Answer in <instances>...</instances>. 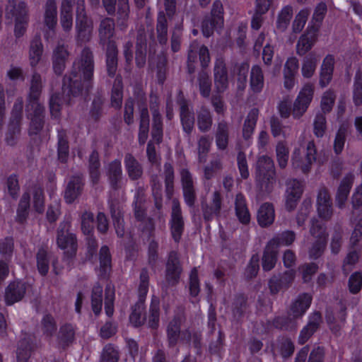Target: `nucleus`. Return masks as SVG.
<instances>
[{
  "mask_svg": "<svg viewBox=\"0 0 362 362\" xmlns=\"http://www.w3.org/2000/svg\"><path fill=\"white\" fill-rule=\"evenodd\" d=\"M74 0H62L60 6L59 22L65 33L69 34L73 28Z\"/></svg>",
  "mask_w": 362,
  "mask_h": 362,
  "instance_id": "obj_28",
  "label": "nucleus"
},
{
  "mask_svg": "<svg viewBox=\"0 0 362 362\" xmlns=\"http://www.w3.org/2000/svg\"><path fill=\"white\" fill-rule=\"evenodd\" d=\"M43 53V45L40 35H35L30 41L29 47V62L33 68H35L41 60Z\"/></svg>",
  "mask_w": 362,
  "mask_h": 362,
  "instance_id": "obj_34",
  "label": "nucleus"
},
{
  "mask_svg": "<svg viewBox=\"0 0 362 362\" xmlns=\"http://www.w3.org/2000/svg\"><path fill=\"white\" fill-rule=\"evenodd\" d=\"M64 228L57 231V243L58 247L64 250V258L67 260L75 257L78 249L76 236L74 233H64Z\"/></svg>",
  "mask_w": 362,
  "mask_h": 362,
  "instance_id": "obj_11",
  "label": "nucleus"
},
{
  "mask_svg": "<svg viewBox=\"0 0 362 362\" xmlns=\"http://www.w3.org/2000/svg\"><path fill=\"white\" fill-rule=\"evenodd\" d=\"M49 257L47 250L44 247L38 249L36 254L37 269L42 276H45L49 269Z\"/></svg>",
  "mask_w": 362,
  "mask_h": 362,
  "instance_id": "obj_51",
  "label": "nucleus"
},
{
  "mask_svg": "<svg viewBox=\"0 0 362 362\" xmlns=\"http://www.w3.org/2000/svg\"><path fill=\"white\" fill-rule=\"evenodd\" d=\"M353 102L356 107L362 105V73L357 71L353 85Z\"/></svg>",
  "mask_w": 362,
  "mask_h": 362,
  "instance_id": "obj_64",
  "label": "nucleus"
},
{
  "mask_svg": "<svg viewBox=\"0 0 362 362\" xmlns=\"http://www.w3.org/2000/svg\"><path fill=\"white\" fill-rule=\"evenodd\" d=\"M293 269L284 271L283 273L274 274L268 281V287L272 295H276L281 291L288 289L293 284L296 277Z\"/></svg>",
  "mask_w": 362,
  "mask_h": 362,
  "instance_id": "obj_9",
  "label": "nucleus"
},
{
  "mask_svg": "<svg viewBox=\"0 0 362 362\" xmlns=\"http://www.w3.org/2000/svg\"><path fill=\"white\" fill-rule=\"evenodd\" d=\"M320 55L315 52H310L305 55L303 59L301 72L303 77L311 78L316 70L318 62L320 61Z\"/></svg>",
  "mask_w": 362,
  "mask_h": 362,
  "instance_id": "obj_38",
  "label": "nucleus"
},
{
  "mask_svg": "<svg viewBox=\"0 0 362 362\" xmlns=\"http://www.w3.org/2000/svg\"><path fill=\"white\" fill-rule=\"evenodd\" d=\"M247 306V298L244 293L235 296L231 305V311L234 318L240 320L243 317Z\"/></svg>",
  "mask_w": 362,
  "mask_h": 362,
  "instance_id": "obj_45",
  "label": "nucleus"
},
{
  "mask_svg": "<svg viewBox=\"0 0 362 362\" xmlns=\"http://www.w3.org/2000/svg\"><path fill=\"white\" fill-rule=\"evenodd\" d=\"M334 58L332 55L328 54L323 60L320 69V85L324 88L327 86L332 78L334 71Z\"/></svg>",
  "mask_w": 362,
  "mask_h": 362,
  "instance_id": "obj_36",
  "label": "nucleus"
},
{
  "mask_svg": "<svg viewBox=\"0 0 362 362\" xmlns=\"http://www.w3.org/2000/svg\"><path fill=\"white\" fill-rule=\"evenodd\" d=\"M230 126L224 119L218 122L215 130V141L218 149L224 151L229 143Z\"/></svg>",
  "mask_w": 362,
  "mask_h": 362,
  "instance_id": "obj_31",
  "label": "nucleus"
},
{
  "mask_svg": "<svg viewBox=\"0 0 362 362\" xmlns=\"http://www.w3.org/2000/svg\"><path fill=\"white\" fill-rule=\"evenodd\" d=\"M97 223L98 226H108V221L106 215L103 212H98L95 221L94 215L90 211H85L81 216V226H90L94 223Z\"/></svg>",
  "mask_w": 362,
  "mask_h": 362,
  "instance_id": "obj_48",
  "label": "nucleus"
},
{
  "mask_svg": "<svg viewBox=\"0 0 362 362\" xmlns=\"http://www.w3.org/2000/svg\"><path fill=\"white\" fill-rule=\"evenodd\" d=\"M313 134L317 138H322L327 129L326 115L323 112H317L313 122Z\"/></svg>",
  "mask_w": 362,
  "mask_h": 362,
  "instance_id": "obj_60",
  "label": "nucleus"
},
{
  "mask_svg": "<svg viewBox=\"0 0 362 362\" xmlns=\"http://www.w3.org/2000/svg\"><path fill=\"white\" fill-rule=\"evenodd\" d=\"M27 117L30 120L28 133L31 135L38 134L45 124V108L40 102L27 103Z\"/></svg>",
  "mask_w": 362,
  "mask_h": 362,
  "instance_id": "obj_5",
  "label": "nucleus"
},
{
  "mask_svg": "<svg viewBox=\"0 0 362 362\" xmlns=\"http://www.w3.org/2000/svg\"><path fill=\"white\" fill-rule=\"evenodd\" d=\"M76 40L77 43L88 42L92 36V23L88 20L84 8L78 7L76 18Z\"/></svg>",
  "mask_w": 362,
  "mask_h": 362,
  "instance_id": "obj_7",
  "label": "nucleus"
},
{
  "mask_svg": "<svg viewBox=\"0 0 362 362\" xmlns=\"http://www.w3.org/2000/svg\"><path fill=\"white\" fill-rule=\"evenodd\" d=\"M103 288L100 283H95L91 291V308L97 316L102 310Z\"/></svg>",
  "mask_w": 362,
  "mask_h": 362,
  "instance_id": "obj_52",
  "label": "nucleus"
},
{
  "mask_svg": "<svg viewBox=\"0 0 362 362\" xmlns=\"http://www.w3.org/2000/svg\"><path fill=\"white\" fill-rule=\"evenodd\" d=\"M144 303L137 302L132 307V312L129 315V322L135 327H139L144 324L146 317H143Z\"/></svg>",
  "mask_w": 362,
  "mask_h": 362,
  "instance_id": "obj_56",
  "label": "nucleus"
},
{
  "mask_svg": "<svg viewBox=\"0 0 362 362\" xmlns=\"http://www.w3.org/2000/svg\"><path fill=\"white\" fill-rule=\"evenodd\" d=\"M314 94V87L310 83L305 84L293 102L292 115L294 119H300L307 111Z\"/></svg>",
  "mask_w": 362,
  "mask_h": 362,
  "instance_id": "obj_6",
  "label": "nucleus"
},
{
  "mask_svg": "<svg viewBox=\"0 0 362 362\" xmlns=\"http://www.w3.org/2000/svg\"><path fill=\"white\" fill-rule=\"evenodd\" d=\"M119 360V353L117 347L111 343L105 345L99 362H118Z\"/></svg>",
  "mask_w": 362,
  "mask_h": 362,
  "instance_id": "obj_63",
  "label": "nucleus"
},
{
  "mask_svg": "<svg viewBox=\"0 0 362 362\" xmlns=\"http://www.w3.org/2000/svg\"><path fill=\"white\" fill-rule=\"evenodd\" d=\"M85 177L83 173H78L71 175L64 190V198L68 204H72L83 193L85 186Z\"/></svg>",
  "mask_w": 362,
  "mask_h": 362,
  "instance_id": "obj_12",
  "label": "nucleus"
},
{
  "mask_svg": "<svg viewBox=\"0 0 362 362\" xmlns=\"http://www.w3.org/2000/svg\"><path fill=\"white\" fill-rule=\"evenodd\" d=\"M98 265L94 268V272L100 280L107 281L112 272V257L107 245H102L98 255Z\"/></svg>",
  "mask_w": 362,
  "mask_h": 362,
  "instance_id": "obj_8",
  "label": "nucleus"
},
{
  "mask_svg": "<svg viewBox=\"0 0 362 362\" xmlns=\"http://www.w3.org/2000/svg\"><path fill=\"white\" fill-rule=\"evenodd\" d=\"M214 87L217 93H223L228 88V73L225 60L217 58L214 67Z\"/></svg>",
  "mask_w": 362,
  "mask_h": 362,
  "instance_id": "obj_14",
  "label": "nucleus"
},
{
  "mask_svg": "<svg viewBox=\"0 0 362 362\" xmlns=\"http://www.w3.org/2000/svg\"><path fill=\"white\" fill-rule=\"evenodd\" d=\"M160 321V300L158 297L153 296L151 298L148 326L153 329H157Z\"/></svg>",
  "mask_w": 362,
  "mask_h": 362,
  "instance_id": "obj_46",
  "label": "nucleus"
},
{
  "mask_svg": "<svg viewBox=\"0 0 362 362\" xmlns=\"http://www.w3.org/2000/svg\"><path fill=\"white\" fill-rule=\"evenodd\" d=\"M168 346L174 347L179 340L187 341L191 339V332L188 329L181 330V321L179 317H175L168 325L166 329Z\"/></svg>",
  "mask_w": 362,
  "mask_h": 362,
  "instance_id": "obj_13",
  "label": "nucleus"
},
{
  "mask_svg": "<svg viewBox=\"0 0 362 362\" xmlns=\"http://www.w3.org/2000/svg\"><path fill=\"white\" fill-rule=\"evenodd\" d=\"M105 52V66L108 76H115L118 66V48L116 42H109L107 46L103 48Z\"/></svg>",
  "mask_w": 362,
  "mask_h": 362,
  "instance_id": "obj_27",
  "label": "nucleus"
},
{
  "mask_svg": "<svg viewBox=\"0 0 362 362\" xmlns=\"http://www.w3.org/2000/svg\"><path fill=\"white\" fill-rule=\"evenodd\" d=\"M313 296L308 293H301L291 303L290 312L294 319L303 317L310 307Z\"/></svg>",
  "mask_w": 362,
  "mask_h": 362,
  "instance_id": "obj_26",
  "label": "nucleus"
},
{
  "mask_svg": "<svg viewBox=\"0 0 362 362\" xmlns=\"http://www.w3.org/2000/svg\"><path fill=\"white\" fill-rule=\"evenodd\" d=\"M257 221L260 226L272 225L275 218L274 207L272 204L266 202L257 211Z\"/></svg>",
  "mask_w": 362,
  "mask_h": 362,
  "instance_id": "obj_39",
  "label": "nucleus"
},
{
  "mask_svg": "<svg viewBox=\"0 0 362 362\" xmlns=\"http://www.w3.org/2000/svg\"><path fill=\"white\" fill-rule=\"evenodd\" d=\"M259 113L257 108H252L248 112L243 126V136L245 140L251 138L257 124Z\"/></svg>",
  "mask_w": 362,
  "mask_h": 362,
  "instance_id": "obj_42",
  "label": "nucleus"
},
{
  "mask_svg": "<svg viewBox=\"0 0 362 362\" xmlns=\"http://www.w3.org/2000/svg\"><path fill=\"white\" fill-rule=\"evenodd\" d=\"M272 325L276 329L289 332H296L297 329V323L296 320L286 315H278L274 317L272 321Z\"/></svg>",
  "mask_w": 362,
  "mask_h": 362,
  "instance_id": "obj_44",
  "label": "nucleus"
},
{
  "mask_svg": "<svg viewBox=\"0 0 362 362\" xmlns=\"http://www.w3.org/2000/svg\"><path fill=\"white\" fill-rule=\"evenodd\" d=\"M30 194L23 193L18 204L16 220L19 224H24L30 209Z\"/></svg>",
  "mask_w": 362,
  "mask_h": 362,
  "instance_id": "obj_58",
  "label": "nucleus"
},
{
  "mask_svg": "<svg viewBox=\"0 0 362 362\" xmlns=\"http://www.w3.org/2000/svg\"><path fill=\"white\" fill-rule=\"evenodd\" d=\"M57 156L58 160L65 163L67 162L69 156V144L66 131L64 129L58 130L57 134Z\"/></svg>",
  "mask_w": 362,
  "mask_h": 362,
  "instance_id": "obj_40",
  "label": "nucleus"
},
{
  "mask_svg": "<svg viewBox=\"0 0 362 362\" xmlns=\"http://www.w3.org/2000/svg\"><path fill=\"white\" fill-rule=\"evenodd\" d=\"M256 186L264 193H271L276 184V170L274 160L268 156L258 158L255 170Z\"/></svg>",
  "mask_w": 362,
  "mask_h": 362,
  "instance_id": "obj_2",
  "label": "nucleus"
},
{
  "mask_svg": "<svg viewBox=\"0 0 362 362\" xmlns=\"http://www.w3.org/2000/svg\"><path fill=\"white\" fill-rule=\"evenodd\" d=\"M6 18H15V21L29 19V11L25 1L17 3L16 0H8L5 6Z\"/></svg>",
  "mask_w": 362,
  "mask_h": 362,
  "instance_id": "obj_23",
  "label": "nucleus"
},
{
  "mask_svg": "<svg viewBox=\"0 0 362 362\" xmlns=\"http://www.w3.org/2000/svg\"><path fill=\"white\" fill-rule=\"evenodd\" d=\"M165 194L170 199L174 193L175 172L171 163H165L163 166Z\"/></svg>",
  "mask_w": 362,
  "mask_h": 362,
  "instance_id": "obj_47",
  "label": "nucleus"
},
{
  "mask_svg": "<svg viewBox=\"0 0 362 362\" xmlns=\"http://www.w3.org/2000/svg\"><path fill=\"white\" fill-rule=\"evenodd\" d=\"M327 11V8L325 3L320 2L318 4L315 8L312 20L308 28L319 32Z\"/></svg>",
  "mask_w": 362,
  "mask_h": 362,
  "instance_id": "obj_50",
  "label": "nucleus"
},
{
  "mask_svg": "<svg viewBox=\"0 0 362 362\" xmlns=\"http://www.w3.org/2000/svg\"><path fill=\"white\" fill-rule=\"evenodd\" d=\"M316 206L319 217L327 221L333 215L332 199L329 189L325 185L321 186L317 194Z\"/></svg>",
  "mask_w": 362,
  "mask_h": 362,
  "instance_id": "obj_10",
  "label": "nucleus"
},
{
  "mask_svg": "<svg viewBox=\"0 0 362 362\" xmlns=\"http://www.w3.org/2000/svg\"><path fill=\"white\" fill-rule=\"evenodd\" d=\"M42 88V76L39 73L34 71L30 81V88L27 98V103L39 102Z\"/></svg>",
  "mask_w": 362,
  "mask_h": 362,
  "instance_id": "obj_35",
  "label": "nucleus"
},
{
  "mask_svg": "<svg viewBox=\"0 0 362 362\" xmlns=\"http://www.w3.org/2000/svg\"><path fill=\"white\" fill-rule=\"evenodd\" d=\"M197 124L202 133L208 132L213 125V116L210 110L206 106H202L197 112Z\"/></svg>",
  "mask_w": 362,
  "mask_h": 362,
  "instance_id": "obj_37",
  "label": "nucleus"
},
{
  "mask_svg": "<svg viewBox=\"0 0 362 362\" xmlns=\"http://www.w3.org/2000/svg\"><path fill=\"white\" fill-rule=\"evenodd\" d=\"M181 183L185 202L189 207L192 208L194 206L197 201V193L194 186L192 176L189 170H182Z\"/></svg>",
  "mask_w": 362,
  "mask_h": 362,
  "instance_id": "obj_18",
  "label": "nucleus"
},
{
  "mask_svg": "<svg viewBox=\"0 0 362 362\" xmlns=\"http://www.w3.org/2000/svg\"><path fill=\"white\" fill-rule=\"evenodd\" d=\"M41 327L43 334L51 338L56 333L57 329V322L50 313H46L41 320Z\"/></svg>",
  "mask_w": 362,
  "mask_h": 362,
  "instance_id": "obj_57",
  "label": "nucleus"
},
{
  "mask_svg": "<svg viewBox=\"0 0 362 362\" xmlns=\"http://www.w3.org/2000/svg\"><path fill=\"white\" fill-rule=\"evenodd\" d=\"M33 351V344L28 339L19 341L16 351L17 362H28Z\"/></svg>",
  "mask_w": 362,
  "mask_h": 362,
  "instance_id": "obj_59",
  "label": "nucleus"
},
{
  "mask_svg": "<svg viewBox=\"0 0 362 362\" xmlns=\"http://www.w3.org/2000/svg\"><path fill=\"white\" fill-rule=\"evenodd\" d=\"M277 346L281 357L284 359L291 357L295 351L294 343L287 336H279L277 338Z\"/></svg>",
  "mask_w": 362,
  "mask_h": 362,
  "instance_id": "obj_53",
  "label": "nucleus"
},
{
  "mask_svg": "<svg viewBox=\"0 0 362 362\" xmlns=\"http://www.w3.org/2000/svg\"><path fill=\"white\" fill-rule=\"evenodd\" d=\"M105 173L111 189L115 191L119 189L123 178L121 160L115 159L110 162L106 167Z\"/></svg>",
  "mask_w": 362,
  "mask_h": 362,
  "instance_id": "obj_21",
  "label": "nucleus"
},
{
  "mask_svg": "<svg viewBox=\"0 0 362 362\" xmlns=\"http://www.w3.org/2000/svg\"><path fill=\"white\" fill-rule=\"evenodd\" d=\"M123 84L121 76L115 78L111 93V104L115 108L121 107L123 98Z\"/></svg>",
  "mask_w": 362,
  "mask_h": 362,
  "instance_id": "obj_54",
  "label": "nucleus"
},
{
  "mask_svg": "<svg viewBox=\"0 0 362 362\" xmlns=\"http://www.w3.org/2000/svg\"><path fill=\"white\" fill-rule=\"evenodd\" d=\"M43 23L50 30L57 24V6L55 0H47L44 6Z\"/></svg>",
  "mask_w": 362,
  "mask_h": 362,
  "instance_id": "obj_32",
  "label": "nucleus"
},
{
  "mask_svg": "<svg viewBox=\"0 0 362 362\" xmlns=\"http://www.w3.org/2000/svg\"><path fill=\"white\" fill-rule=\"evenodd\" d=\"M115 20L110 17H105L100 21L98 33V43L104 48L107 46L109 42H115L112 38L115 35Z\"/></svg>",
  "mask_w": 362,
  "mask_h": 362,
  "instance_id": "obj_17",
  "label": "nucleus"
},
{
  "mask_svg": "<svg viewBox=\"0 0 362 362\" xmlns=\"http://www.w3.org/2000/svg\"><path fill=\"white\" fill-rule=\"evenodd\" d=\"M276 240H270L266 245L262 257V269L264 272H269L274 268L277 262L279 250L275 245Z\"/></svg>",
  "mask_w": 362,
  "mask_h": 362,
  "instance_id": "obj_29",
  "label": "nucleus"
},
{
  "mask_svg": "<svg viewBox=\"0 0 362 362\" xmlns=\"http://www.w3.org/2000/svg\"><path fill=\"white\" fill-rule=\"evenodd\" d=\"M235 214L239 221L247 225L250 221V214L247 206L246 200L243 194L239 193L235 200Z\"/></svg>",
  "mask_w": 362,
  "mask_h": 362,
  "instance_id": "obj_41",
  "label": "nucleus"
},
{
  "mask_svg": "<svg viewBox=\"0 0 362 362\" xmlns=\"http://www.w3.org/2000/svg\"><path fill=\"white\" fill-rule=\"evenodd\" d=\"M151 187L154 206L160 214L163 209L162 185L157 175L151 176Z\"/></svg>",
  "mask_w": 362,
  "mask_h": 362,
  "instance_id": "obj_49",
  "label": "nucleus"
},
{
  "mask_svg": "<svg viewBox=\"0 0 362 362\" xmlns=\"http://www.w3.org/2000/svg\"><path fill=\"white\" fill-rule=\"evenodd\" d=\"M318 32L307 28L306 31L300 36L297 41L296 49L299 56L305 55L317 42Z\"/></svg>",
  "mask_w": 362,
  "mask_h": 362,
  "instance_id": "obj_25",
  "label": "nucleus"
},
{
  "mask_svg": "<svg viewBox=\"0 0 362 362\" xmlns=\"http://www.w3.org/2000/svg\"><path fill=\"white\" fill-rule=\"evenodd\" d=\"M124 162L127 175L131 180L136 181L142 178L143 166L132 153L125 154Z\"/></svg>",
  "mask_w": 362,
  "mask_h": 362,
  "instance_id": "obj_30",
  "label": "nucleus"
},
{
  "mask_svg": "<svg viewBox=\"0 0 362 362\" xmlns=\"http://www.w3.org/2000/svg\"><path fill=\"white\" fill-rule=\"evenodd\" d=\"M176 103L179 106V116L182 131L187 137H190L194 129L195 117L189 101L187 100L182 91H180Z\"/></svg>",
  "mask_w": 362,
  "mask_h": 362,
  "instance_id": "obj_4",
  "label": "nucleus"
},
{
  "mask_svg": "<svg viewBox=\"0 0 362 362\" xmlns=\"http://www.w3.org/2000/svg\"><path fill=\"white\" fill-rule=\"evenodd\" d=\"M76 325L65 322L62 324L57 334V341L62 349H66L76 340Z\"/></svg>",
  "mask_w": 362,
  "mask_h": 362,
  "instance_id": "obj_22",
  "label": "nucleus"
},
{
  "mask_svg": "<svg viewBox=\"0 0 362 362\" xmlns=\"http://www.w3.org/2000/svg\"><path fill=\"white\" fill-rule=\"evenodd\" d=\"M168 18L164 11L158 12L156 29L157 39L160 45H165L168 42Z\"/></svg>",
  "mask_w": 362,
  "mask_h": 362,
  "instance_id": "obj_43",
  "label": "nucleus"
},
{
  "mask_svg": "<svg viewBox=\"0 0 362 362\" xmlns=\"http://www.w3.org/2000/svg\"><path fill=\"white\" fill-rule=\"evenodd\" d=\"M27 290L26 283L16 280L9 283L5 291V302L7 305H12L23 299Z\"/></svg>",
  "mask_w": 362,
  "mask_h": 362,
  "instance_id": "obj_16",
  "label": "nucleus"
},
{
  "mask_svg": "<svg viewBox=\"0 0 362 362\" xmlns=\"http://www.w3.org/2000/svg\"><path fill=\"white\" fill-rule=\"evenodd\" d=\"M94 54L90 47H84L78 59H76L71 70L62 80V88L67 95L78 97L88 95L94 84Z\"/></svg>",
  "mask_w": 362,
  "mask_h": 362,
  "instance_id": "obj_1",
  "label": "nucleus"
},
{
  "mask_svg": "<svg viewBox=\"0 0 362 362\" xmlns=\"http://www.w3.org/2000/svg\"><path fill=\"white\" fill-rule=\"evenodd\" d=\"M264 86V76L259 65L252 66L250 75V88L255 94L260 93Z\"/></svg>",
  "mask_w": 362,
  "mask_h": 362,
  "instance_id": "obj_33",
  "label": "nucleus"
},
{
  "mask_svg": "<svg viewBox=\"0 0 362 362\" xmlns=\"http://www.w3.org/2000/svg\"><path fill=\"white\" fill-rule=\"evenodd\" d=\"M182 272V268L177 252L171 251L169 253L168 259L166 263V281L171 285H176L179 283Z\"/></svg>",
  "mask_w": 362,
  "mask_h": 362,
  "instance_id": "obj_15",
  "label": "nucleus"
},
{
  "mask_svg": "<svg viewBox=\"0 0 362 362\" xmlns=\"http://www.w3.org/2000/svg\"><path fill=\"white\" fill-rule=\"evenodd\" d=\"M316 148L314 141H310L307 144L305 164H301L300 161V152L299 149H295L292 156V163L294 168H300L303 173L309 171L310 166L316 160Z\"/></svg>",
  "mask_w": 362,
  "mask_h": 362,
  "instance_id": "obj_19",
  "label": "nucleus"
},
{
  "mask_svg": "<svg viewBox=\"0 0 362 362\" xmlns=\"http://www.w3.org/2000/svg\"><path fill=\"white\" fill-rule=\"evenodd\" d=\"M135 94L136 95V98L139 100V124L149 125V114L146 103V94L141 89H138L137 91L135 92Z\"/></svg>",
  "mask_w": 362,
  "mask_h": 362,
  "instance_id": "obj_55",
  "label": "nucleus"
},
{
  "mask_svg": "<svg viewBox=\"0 0 362 362\" xmlns=\"http://www.w3.org/2000/svg\"><path fill=\"white\" fill-rule=\"evenodd\" d=\"M102 2L109 16H113L116 13V22L119 29L126 30L130 14L129 0H102Z\"/></svg>",
  "mask_w": 362,
  "mask_h": 362,
  "instance_id": "obj_3",
  "label": "nucleus"
},
{
  "mask_svg": "<svg viewBox=\"0 0 362 362\" xmlns=\"http://www.w3.org/2000/svg\"><path fill=\"white\" fill-rule=\"evenodd\" d=\"M198 83L200 94L204 98H209L211 90V80L207 71L202 70L198 74Z\"/></svg>",
  "mask_w": 362,
  "mask_h": 362,
  "instance_id": "obj_61",
  "label": "nucleus"
},
{
  "mask_svg": "<svg viewBox=\"0 0 362 362\" xmlns=\"http://www.w3.org/2000/svg\"><path fill=\"white\" fill-rule=\"evenodd\" d=\"M354 180V175L352 173H349L341 180L335 194V202L339 209H343L345 206Z\"/></svg>",
  "mask_w": 362,
  "mask_h": 362,
  "instance_id": "obj_20",
  "label": "nucleus"
},
{
  "mask_svg": "<svg viewBox=\"0 0 362 362\" xmlns=\"http://www.w3.org/2000/svg\"><path fill=\"white\" fill-rule=\"evenodd\" d=\"M69 57V52L67 47L58 44L53 50L52 56V69L57 75L60 76L63 74Z\"/></svg>",
  "mask_w": 362,
  "mask_h": 362,
  "instance_id": "obj_24",
  "label": "nucleus"
},
{
  "mask_svg": "<svg viewBox=\"0 0 362 362\" xmlns=\"http://www.w3.org/2000/svg\"><path fill=\"white\" fill-rule=\"evenodd\" d=\"M276 156L278 165L281 169L287 166L289 158V148L284 141H279L276 146Z\"/></svg>",
  "mask_w": 362,
  "mask_h": 362,
  "instance_id": "obj_62",
  "label": "nucleus"
}]
</instances>
